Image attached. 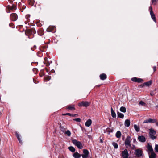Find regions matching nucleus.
Masks as SVG:
<instances>
[{
  "label": "nucleus",
  "instance_id": "f257e3e1",
  "mask_svg": "<svg viewBox=\"0 0 158 158\" xmlns=\"http://www.w3.org/2000/svg\"><path fill=\"white\" fill-rule=\"evenodd\" d=\"M73 144L77 147L79 149H82L83 148L82 143L80 141H78L76 139H74L72 140Z\"/></svg>",
  "mask_w": 158,
  "mask_h": 158
},
{
  "label": "nucleus",
  "instance_id": "f03ea898",
  "mask_svg": "<svg viewBox=\"0 0 158 158\" xmlns=\"http://www.w3.org/2000/svg\"><path fill=\"white\" fill-rule=\"evenodd\" d=\"M149 136L150 138L152 140H154L156 139V136L154 135L156 134V131L152 128L149 129Z\"/></svg>",
  "mask_w": 158,
  "mask_h": 158
},
{
  "label": "nucleus",
  "instance_id": "7ed1b4c3",
  "mask_svg": "<svg viewBox=\"0 0 158 158\" xmlns=\"http://www.w3.org/2000/svg\"><path fill=\"white\" fill-rule=\"evenodd\" d=\"M90 102L87 101H82L79 103L78 106L80 107H87L90 105Z\"/></svg>",
  "mask_w": 158,
  "mask_h": 158
},
{
  "label": "nucleus",
  "instance_id": "20e7f679",
  "mask_svg": "<svg viewBox=\"0 0 158 158\" xmlns=\"http://www.w3.org/2000/svg\"><path fill=\"white\" fill-rule=\"evenodd\" d=\"M135 154L138 157H143V152L141 150L137 149L135 150Z\"/></svg>",
  "mask_w": 158,
  "mask_h": 158
},
{
  "label": "nucleus",
  "instance_id": "39448f33",
  "mask_svg": "<svg viewBox=\"0 0 158 158\" xmlns=\"http://www.w3.org/2000/svg\"><path fill=\"white\" fill-rule=\"evenodd\" d=\"M121 156L123 158H128L129 154L127 150L125 149L124 150L122 151Z\"/></svg>",
  "mask_w": 158,
  "mask_h": 158
},
{
  "label": "nucleus",
  "instance_id": "423d86ee",
  "mask_svg": "<svg viewBox=\"0 0 158 158\" xmlns=\"http://www.w3.org/2000/svg\"><path fill=\"white\" fill-rule=\"evenodd\" d=\"M131 138L130 136H127L125 141V144L126 146L131 147Z\"/></svg>",
  "mask_w": 158,
  "mask_h": 158
},
{
  "label": "nucleus",
  "instance_id": "0eeeda50",
  "mask_svg": "<svg viewBox=\"0 0 158 158\" xmlns=\"http://www.w3.org/2000/svg\"><path fill=\"white\" fill-rule=\"evenodd\" d=\"M156 121L157 120L156 119L149 118L144 120L143 122V123H156Z\"/></svg>",
  "mask_w": 158,
  "mask_h": 158
},
{
  "label": "nucleus",
  "instance_id": "6e6552de",
  "mask_svg": "<svg viewBox=\"0 0 158 158\" xmlns=\"http://www.w3.org/2000/svg\"><path fill=\"white\" fill-rule=\"evenodd\" d=\"M83 153L84 154L81 155L82 158H87L89 154V151L87 149H84L83 150Z\"/></svg>",
  "mask_w": 158,
  "mask_h": 158
},
{
  "label": "nucleus",
  "instance_id": "1a4fd4ad",
  "mask_svg": "<svg viewBox=\"0 0 158 158\" xmlns=\"http://www.w3.org/2000/svg\"><path fill=\"white\" fill-rule=\"evenodd\" d=\"M47 31L49 32L54 33L56 31V27L54 26H49L47 29Z\"/></svg>",
  "mask_w": 158,
  "mask_h": 158
},
{
  "label": "nucleus",
  "instance_id": "9d476101",
  "mask_svg": "<svg viewBox=\"0 0 158 158\" xmlns=\"http://www.w3.org/2000/svg\"><path fill=\"white\" fill-rule=\"evenodd\" d=\"M10 18L12 21H15L17 19L18 16L16 13H13L11 14Z\"/></svg>",
  "mask_w": 158,
  "mask_h": 158
},
{
  "label": "nucleus",
  "instance_id": "9b49d317",
  "mask_svg": "<svg viewBox=\"0 0 158 158\" xmlns=\"http://www.w3.org/2000/svg\"><path fill=\"white\" fill-rule=\"evenodd\" d=\"M27 33L30 35L34 34L36 33V31L35 29H28L27 31Z\"/></svg>",
  "mask_w": 158,
  "mask_h": 158
},
{
  "label": "nucleus",
  "instance_id": "f8f14e48",
  "mask_svg": "<svg viewBox=\"0 0 158 158\" xmlns=\"http://www.w3.org/2000/svg\"><path fill=\"white\" fill-rule=\"evenodd\" d=\"M139 140L142 143L146 141V138L143 135L139 136L138 137Z\"/></svg>",
  "mask_w": 158,
  "mask_h": 158
},
{
  "label": "nucleus",
  "instance_id": "ddd939ff",
  "mask_svg": "<svg viewBox=\"0 0 158 158\" xmlns=\"http://www.w3.org/2000/svg\"><path fill=\"white\" fill-rule=\"evenodd\" d=\"M147 148L148 153H151L153 152V150L151 145H150L149 144L147 145Z\"/></svg>",
  "mask_w": 158,
  "mask_h": 158
},
{
  "label": "nucleus",
  "instance_id": "4468645a",
  "mask_svg": "<svg viewBox=\"0 0 158 158\" xmlns=\"http://www.w3.org/2000/svg\"><path fill=\"white\" fill-rule=\"evenodd\" d=\"M81 156V155L77 152H74L73 155V156L74 158H80Z\"/></svg>",
  "mask_w": 158,
  "mask_h": 158
},
{
  "label": "nucleus",
  "instance_id": "2eb2a0df",
  "mask_svg": "<svg viewBox=\"0 0 158 158\" xmlns=\"http://www.w3.org/2000/svg\"><path fill=\"white\" fill-rule=\"evenodd\" d=\"M149 158H156V154L154 152L149 153Z\"/></svg>",
  "mask_w": 158,
  "mask_h": 158
},
{
  "label": "nucleus",
  "instance_id": "dca6fc26",
  "mask_svg": "<svg viewBox=\"0 0 158 158\" xmlns=\"http://www.w3.org/2000/svg\"><path fill=\"white\" fill-rule=\"evenodd\" d=\"M130 124V120L127 119L125 120L124 123V125L125 127H128Z\"/></svg>",
  "mask_w": 158,
  "mask_h": 158
},
{
  "label": "nucleus",
  "instance_id": "f3484780",
  "mask_svg": "<svg viewBox=\"0 0 158 158\" xmlns=\"http://www.w3.org/2000/svg\"><path fill=\"white\" fill-rule=\"evenodd\" d=\"M92 123V121L90 119H88L86 122L85 123V126L89 127L90 126Z\"/></svg>",
  "mask_w": 158,
  "mask_h": 158
},
{
  "label": "nucleus",
  "instance_id": "a211bd4d",
  "mask_svg": "<svg viewBox=\"0 0 158 158\" xmlns=\"http://www.w3.org/2000/svg\"><path fill=\"white\" fill-rule=\"evenodd\" d=\"M100 77L101 80H104L106 78L107 76L105 74L102 73L100 75Z\"/></svg>",
  "mask_w": 158,
  "mask_h": 158
},
{
  "label": "nucleus",
  "instance_id": "6ab92c4d",
  "mask_svg": "<svg viewBox=\"0 0 158 158\" xmlns=\"http://www.w3.org/2000/svg\"><path fill=\"white\" fill-rule=\"evenodd\" d=\"M111 112L112 117L113 118H115L116 116V113L113 110V109L112 107L111 108Z\"/></svg>",
  "mask_w": 158,
  "mask_h": 158
},
{
  "label": "nucleus",
  "instance_id": "aec40b11",
  "mask_svg": "<svg viewBox=\"0 0 158 158\" xmlns=\"http://www.w3.org/2000/svg\"><path fill=\"white\" fill-rule=\"evenodd\" d=\"M16 135L19 141V143L22 144V140H21V139L20 137V135H19V134L17 132H16Z\"/></svg>",
  "mask_w": 158,
  "mask_h": 158
},
{
  "label": "nucleus",
  "instance_id": "412c9836",
  "mask_svg": "<svg viewBox=\"0 0 158 158\" xmlns=\"http://www.w3.org/2000/svg\"><path fill=\"white\" fill-rule=\"evenodd\" d=\"M150 14L151 15V18L155 22H156V17L154 14L153 13V12H151V13H150Z\"/></svg>",
  "mask_w": 158,
  "mask_h": 158
},
{
  "label": "nucleus",
  "instance_id": "4be33fe9",
  "mask_svg": "<svg viewBox=\"0 0 158 158\" xmlns=\"http://www.w3.org/2000/svg\"><path fill=\"white\" fill-rule=\"evenodd\" d=\"M152 84L151 81H149L148 82H145L144 83L143 85V86L146 85L147 86H149Z\"/></svg>",
  "mask_w": 158,
  "mask_h": 158
},
{
  "label": "nucleus",
  "instance_id": "5701e85b",
  "mask_svg": "<svg viewBox=\"0 0 158 158\" xmlns=\"http://www.w3.org/2000/svg\"><path fill=\"white\" fill-rule=\"evenodd\" d=\"M118 117L121 118H124V115L123 114L120 113L119 112H117Z\"/></svg>",
  "mask_w": 158,
  "mask_h": 158
},
{
  "label": "nucleus",
  "instance_id": "b1692460",
  "mask_svg": "<svg viewBox=\"0 0 158 158\" xmlns=\"http://www.w3.org/2000/svg\"><path fill=\"white\" fill-rule=\"evenodd\" d=\"M68 149L70 151L73 153L75 151V149L74 147L73 146H70L68 148Z\"/></svg>",
  "mask_w": 158,
  "mask_h": 158
},
{
  "label": "nucleus",
  "instance_id": "393cba45",
  "mask_svg": "<svg viewBox=\"0 0 158 158\" xmlns=\"http://www.w3.org/2000/svg\"><path fill=\"white\" fill-rule=\"evenodd\" d=\"M134 127V129L137 132H138L139 131L140 127L138 126H137V125L135 124Z\"/></svg>",
  "mask_w": 158,
  "mask_h": 158
},
{
  "label": "nucleus",
  "instance_id": "a878e982",
  "mask_svg": "<svg viewBox=\"0 0 158 158\" xmlns=\"http://www.w3.org/2000/svg\"><path fill=\"white\" fill-rule=\"evenodd\" d=\"M121 134L120 131H118L116 133L115 136L117 138H119L121 137Z\"/></svg>",
  "mask_w": 158,
  "mask_h": 158
},
{
  "label": "nucleus",
  "instance_id": "bb28decb",
  "mask_svg": "<svg viewBox=\"0 0 158 158\" xmlns=\"http://www.w3.org/2000/svg\"><path fill=\"white\" fill-rule=\"evenodd\" d=\"M63 115H68L70 116H72V117H75L77 115V114H71L69 113H67L65 114H63Z\"/></svg>",
  "mask_w": 158,
  "mask_h": 158
},
{
  "label": "nucleus",
  "instance_id": "cd10ccee",
  "mask_svg": "<svg viewBox=\"0 0 158 158\" xmlns=\"http://www.w3.org/2000/svg\"><path fill=\"white\" fill-rule=\"evenodd\" d=\"M120 111L122 112L125 113L126 112V109L125 107L124 106H122L120 109Z\"/></svg>",
  "mask_w": 158,
  "mask_h": 158
},
{
  "label": "nucleus",
  "instance_id": "c85d7f7f",
  "mask_svg": "<svg viewBox=\"0 0 158 158\" xmlns=\"http://www.w3.org/2000/svg\"><path fill=\"white\" fill-rule=\"evenodd\" d=\"M68 109L69 110H75V107L73 105H70L68 107Z\"/></svg>",
  "mask_w": 158,
  "mask_h": 158
},
{
  "label": "nucleus",
  "instance_id": "c756f323",
  "mask_svg": "<svg viewBox=\"0 0 158 158\" xmlns=\"http://www.w3.org/2000/svg\"><path fill=\"white\" fill-rule=\"evenodd\" d=\"M112 144L113 145V146L114 147L115 149H117L118 148V145L117 143H116L114 142L112 143Z\"/></svg>",
  "mask_w": 158,
  "mask_h": 158
},
{
  "label": "nucleus",
  "instance_id": "7c9ffc66",
  "mask_svg": "<svg viewBox=\"0 0 158 158\" xmlns=\"http://www.w3.org/2000/svg\"><path fill=\"white\" fill-rule=\"evenodd\" d=\"M65 134H66L68 136H70L71 134V133L70 131L68 130L66 131L65 132Z\"/></svg>",
  "mask_w": 158,
  "mask_h": 158
},
{
  "label": "nucleus",
  "instance_id": "2f4dec72",
  "mask_svg": "<svg viewBox=\"0 0 158 158\" xmlns=\"http://www.w3.org/2000/svg\"><path fill=\"white\" fill-rule=\"evenodd\" d=\"M137 78L136 77L132 78L131 79V80L133 82H137Z\"/></svg>",
  "mask_w": 158,
  "mask_h": 158
},
{
  "label": "nucleus",
  "instance_id": "473e14b6",
  "mask_svg": "<svg viewBox=\"0 0 158 158\" xmlns=\"http://www.w3.org/2000/svg\"><path fill=\"white\" fill-rule=\"evenodd\" d=\"M143 80L142 79L140 78H137V82L140 83V82H143Z\"/></svg>",
  "mask_w": 158,
  "mask_h": 158
},
{
  "label": "nucleus",
  "instance_id": "72a5a7b5",
  "mask_svg": "<svg viewBox=\"0 0 158 158\" xmlns=\"http://www.w3.org/2000/svg\"><path fill=\"white\" fill-rule=\"evenodd\" d=\"M155 150L156 152H158V144H156L155 148Z\"/></svg>",
  "mask_w": 158,
  "mask_h": 158
},
{
  "label": "nucleus",
  "instance_id": "f704fd0d",
  "mask_svg": "<svg viewBox=\"0 0 158 158\" xmlns=\"http://www.w3.org/2000/svg\"><path fill=\"white\" fill-rule=\"evenodd\" d=\"M73 120L78 122H80L81 121V119L79 118H76L74 119Z\"/></svg>",
  "mask_w": 158,
  "mask_h": 158
},
{
  "label": "nucleus",
  "instance_id": "c9c22d12",
  "mask_svg": "<svg viewBox=\"0 0 158 158\" xmlns=\"http://www.w3.org/2000/svg\"><path fill=\"white\" fill-rule=\"evenodd\" d=\"M60 129L61 131L63 132H64L65 131V128H64V127L60 126Z\"/></svg>",
  "mask_w": 158,
  "mask_h": 158
},
{
  "label": "nucleus",
  "instance_id": "e433bc0d",
  "mask_svg": "<svg viewBox=\"0 0 158 158\" xmlns=\"http://www.w3.org/2000/svg\"><path fill=\"white\" fill-rule=\"evenodd\" d=\"M139 104L140 105H141L142 106L144 105L145 104L142 101H140Z\"/></svg>",
  "mask_w": 158,
  "mask_h": 158
},
{
  "label": "nucleus",
  "instance_id": "4c0bfd02",
  "mask_svg": "<svg viewBox=\"0 0 158 158\" xmlns=\"http://www.w3.org/2000/svg\"><path fill=\"white\" fill-rule=\"evenodd\" d=\"M47 62L48 63V65H49L50 64L52 63V62L51 60H50V59H49L48 60H47Z\"/></svg>",
  "mask_w": 158,
  "mask_h": 158
},
{
  "label": "nucleus",
  "instance_id": "58836bf2",
  "mask_svg": "<svg viewBox=\"0 0 158 158\" xmlns=\"http://www.w3.org/2000/svg\"><path fill=\"white\" fill-rule=\"evenodd\" d=\"M157 0H152V4L154 5L157 2Z\"/></svg>",
  "mask_w": 158,
  "mask_h": 158
},
{
  "label": "nucleus",
  "instance_id": "ea45409f",
  "mask_svg": "<svg viewBox=\"0 0 158 158\" xmlns=\"http://www.w3.org/2000/svg\"><path fill=\"white\" fill-rule=\"evenodd\" d=\"M38 34L40 35H42L44 34V33L42 31H41V32H40V31H39L38 32Z\"/></svg>",
  "mask_w": 158,
  "mask_h": 158
},
{
  "label": "nucleus",
  "instance_id": "a19ab883",
  "mask_svg": "<svg viewBox=\"0 0 158 158\" xmlns=\"http://www.w3.org/2000/svg\"><path fill=\"white\" fill-rule=\"evenodd\" d=\"M149 10L150 11V13L153 12L152 11V7L150 6L149 7Z\"/></svg>",
  "mask_w": 158,
  "mask_h": 158
},
{
  "label": "nucleus",
  "instance_id": "79ce46f5",
  "mask_svg": "<svg viewBox=\"0 0 158 158\" xmlns=\"http://www.w3.org/2000/svg\"><path fill=\"white\" fill-rule=\"evenodd\" d=\"M150 94L151 96H153L155 94V93L153 92H152L150 93Z\"/></svg>",
  "mask_w": 158,
  "mask_h": 158
},
{
  "label": "nucleus",
  "instance_id": "37998d69",
  "mask_svg": "<svg viewBox=\"0 0 158 158\" xmlns=\"http://www.w3.org/2000/svg\"><path fill=\"white\" fill-rule=\"evenodd\" d=\"M153 70H154V71H156V66H154L153 67Z\"/></svg>",
  "mask_w": 158,
  "mask_h": 158
},
{
  "label": "nucleus",
  "instance_id": "c03bdc74",
  "mask_svg": "<svg viewBox=\"0 0 158 158\" xmlns=\"http://www.w3.org/2000/svg\"><path fill=\"white\" fill-rule=\"evenodd\" d=\"M30 15H26V17L28 19V18H29L30 17Z\"/></svg>",
  "mask_w": 158,
  "mask_h": 158
},
{
  "label": "nucleus",
  "instance_id": "a18cd8bd",
  "mask_svg": "<svg viewBox=\"0 0 158 158\" xmlns=\"http://www.w3.org/2000/svg\"><path fill=\"white\" fill-rule=\"evenodd\" d=\"M156 125L158 127V122H157V121L156 123Z\"/></svg>",
  "mask_w": 158,
  "mask_h": 158
},
{
  "label": "nucleus",
  "instance_id": "49530a36",
  "mask_svg": "<svg viewBox=\"0 0 158 158\" xmlns=\"http://www.w3.org/2000/svg\"><path fill=\"white\" fill-rule=\"evenodd\" d=\"M50 79V78L49 77H47V81H49Z\"/></svg>",
  "mask_w": 158,
  "mask_h": 158
},
{
  "label": "nucleus",
  "instance_id": "de8ad7c7",
  "mask_svg": "<svg viewBox=\"0 0 158 158\" xmlns=\"http://www.w3.org/2000/svg\"><path fill=\"white\" fill-rule=\"evenodd\" d=\"M113 132V130H111L110 131H109L110 132Z\"/></svg>",
  "mask_w": 158,
  "mask_h": 158
},
{
  "label": "nucleus",
  "instance_id": "09e8293b",
  "mask_svg": "<svg viewBox=\"0 0 158 158\" xmlns=\"http://www.w3.org/2000/svg\"><path fill=\"white\" fill-rule=\"evenodd\" d=\"M136 141V139H133V141L134 142H135V141Z\"/></svg>",
  "mask_w": 158,
  "mask_h": 158
},
{
  "label": "nucleus",
  "instance_id": "8fccbe9b",
  "mask_svg": "<svg viewBox=\"0 0 158 158\" xmlns=\"http://www.w3.org/2000/svg\"><path fill=\"white\" fill-rule=\"evenodd\" d=\"M100 142L101 143H102L103 142V141H102V140L101 139H100Z\"/></svg>",
  "mask_w": 158,
  "mask_h": 158
},
{
  "label": "nucleus",
  "instance_id": "3c124183",
  "mask_svg": "<svg viewBox=\"0 0 158 158\" xmlns=\"http://www.w3.org/2000/svg\"><path fill=\"white\" fill-rule=\"evenodd\" d=\"M34 47H36V46H35H35H34Z\"/></svg>",
  "mask_w": 158,
  "mask_h": 158
},
{
  "label": "nucleus",
  "instance_id": "603ef678",
  "mask_svg": "<svg viewBox=\"0 0 158 158\" xmlns=\"http://www.w3.org/2000/svg\"><path fill=\"white\" fill-rule=\"evenodd\" d=\"M156 107H158V106H156Z\"/></svg>",
  "mask_w": 158,
  "mask_h": 158
}]
</instances>
